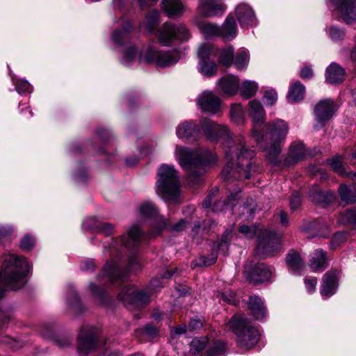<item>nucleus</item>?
Returning a JSON list of instances; mask_svg holds the SVG:
<instances>
[{
	"label": "nucleus",
	"mask_w": 356,
	"mask_h": 356,
	"mask_svg": "<svg viewBox=\"0 0 356 356\" xmlns=\"http://www.w3.org/2000/svg\"><path fill=\"white\" fill-rule=\"evenodd\" d=\"M200 125V131H202L208 140H215L220 138L229 136V130L226 126L217 124L210 119L202 120Z\"/></svg>",
	"instance_id": "obj_15"
},
{
	"label": "nucleus",
	"mask_w": 356,
	"mask_h": 356,
	"mask_svg": "<svg viewBox=\"0 0 356 356\" xmlns=\"http://www.w3.org/2000/svg\"><path fill=\"white\" fill-rule=\"evenodd\" d=\"M217 86L223 94L233 96L239 90V79L236 76L227 75L219 79Z\"/></svg>",
	"instance_id": "obj_24"
},
{
	"label": "nucleus",
	"mask_w": 356,
	"mask_h": 356,
	"mask_svg": "<svg viewBox=\"0 0 356 356\" xmlns=\"http://www.w3.org/2000/svg\"><path fill=\"white\" fill-rule=\"evenodd\" d=\"M156 36L159 44L170 47L174 40L180 42H187L191 35L189 29L185 24L166 22L157 30Z\"/></svg>",
	"instance_id": "obj_8"
},
{
	"label": "nucleus",
	"mask_w": 356,
	"mask_h": 356,
	"mask_svg": "<svg viewBox=\"0 0 356 356\" xmlns=\"http://www.w3.org/2000/svg\"><path fill=\"white\" fill-rule=\"evenodd\" d=\"M97 336L94 331L89 329H82L78 337V353L80 356H86L96 347Z\"/></svg>",
	"instance_id": "obj_16"
},
{
	"label": "nucleus",
	"mask_w": 356,
	"mask_h": 356,
	"mask_svg": "<svg viewBox=\"0 0 356 356\" xmlns=\"http://www.w3.org/2000/svg\"><path fill=\"white\" fill-rule=\"evenodd\" d=\"M83 226L86 229L102 232L106 236L111 234L113 229L112 225L107 222H100L95 217L86 218L83 222Z\"/></svg>",
	"instance_id": "obj_26"
},
{
	"label": "nucleus",
	"mask_w": 356,
	"mask_h": 356,
	"mask_svg": "<svg viewBox=\"0 0 356 356\" xmlns=\"http://www.w3.org/2000/svg\"><path fill=\"white\" fill-rule=\"evenodd\" d=\"M307 153L305 145L301 142H295L292 143L289 148V159L293 162H296L305 159Z\"/></svg>",
	"instance_id": "obj_34"
},
{
	"label": "nucleus",
	"mask_w": 356,
	"mask_h": 356,
	"mask_svg": "<svg viewBox=\"0 0 356 356\" xmlns=\"http://www.w3.org/2000/svg\"><path fill=\"white\" fill-rule=\"evenodd\" d=\"M250 56L248 51L245 49H241L235 57L234 65L237 70H243L247 68Z\"/></svg>",
	"instance_id": "obj_44"
},
{
	"label": "nucleus",
	"mask_w": 356,
	"mask_h": 356,
	"mask_svg": "<svg viewBox=\"0 0 356 356\" xmlns=\"http://www.w3.org/2000/svg\"><path fill=\"white\" fill-rule=\"evenodd\" d=\"M281 248V241L277 235L273 232H267L259 237L257 247L258 252L266 257L273 256Z\"/></svg>",
	"instance_id": "obj_11"
},
{
	"label": "nucleus",
	"mask_w": 356,
	"mask_h": 356,
	"mask_svg": "<svg viewBox=\"0 0 356 356\" xmlns=\"http://www.w3.org/2000/svg\"><path fill=\"white\" fill-rule=\"evenodd\" d=\"M249 308L256 319H261L266 314V307L261 298L252 296L250 298Z\"/></svg>",
	"instance_id": "obj_33"
},
{
	"label": "nucleus",
	"mask_w": 356,
	"mask_h": 356,
	"mask_svg": "<svg viewBox=\"0 0 356 356\" xmlns=\"http://www.w3.org/2000/svg\"><path fill=\"white\" fill-rule=\"evenodd\" d=\"M13 84L15 86V90L19 94L31 93L33 90L31 85L24 79L16 80L13 76H11Z\"/></svg>",
	"instance_id": "obj_47"
},
{
	"label": "nucleus",
	"mask_w": 356,
	"mask_h": 356,
	"mask_svg": "<svg viewBox=\"0 0 356 356\" xmlns=\"http://www.w3.org/2000/svg\"><path fill=\"white\" fill-rule=\"evenodd\" d=\"M175 154L179 164L187 171L188 178L192 182L199 181L205 172L207 164L215 163L217 161L215 156L211 161L208 160L210 155L208 151H193L185 147L177 146Z\"/></svg>",
	"instance_id": "obj_5"
},
{
	"label": "nucleus",
	"mask_w": 356,
	"mask_h": 356,
	"mask_svg": "<svg viewBox=\"0 0 356 356\" xmlns=\"http://www.w3.org/2000/svg\"><path fill=\"white\" fill-rule=\"evenodd\" d=\"M104 276L108 277V280L113 281L115 279L120 277V268L118 266L113 262L111 264H106L102 272Z\"/></svg>",
	"instance_id": "obj_46"
},
{
	"label": "nucleus",
	"mask_w": 356,
	"mask_h": 356,
	"mask_svg": "<svg viewBox=\"0 0 356 356\" xmlns=\"http://www.w3.org/2000/svg\"><path fill=\"white\" fill-rule=\"evenodd\" d=\"M226 165L221 177L225 181L250 179L257 166L250 160L255 152L246 147L245 138L240 135L234 140H229L224 147Z\"/></svg>",
	"instance_id": "obj_1"
},
{
	"label": "nucleus",
	"mask_w": 356,
	"mask_h": 356,
	"mask_svg": "<svg viewBox=\"0 0 356 356\" xmlns=\"http://www.w3.org/2000/svg\"><path fill=\"white\" fill-rule=\"evenodd\" d=\"M277 99V95L275 90H266L264 95L265 104L268 106H272Z\"/></svg>",
	"instance_id": "obj_57"
},
{
	"label": "nucleus",
	"mask_w": 356,
	"mask_h": 356,
	"mask_svg": "<svg viewBox=\"0 0 356 356\" xmlns=\"http://www.w3.org/2000/svg\"><path fill=\"white\" fill-rule=\"evenodd\" d=\"M346 234L343 232H338L334 235L332 238L330 246L332 248L335 249L346 240Z\"/></svg>",
	"instance_id": "obj_55"
},
{
	"label": "nucleus",
	"mask_w": 356,
	"mask_h": 356,
	"mask_svg": "<svg viewBox=\"0 0 356 356\" xmlns=\"http://www.w3.org/2000/svg\"><path fill=\"white\" fill-rule=\"evenodd\" d=\"M161 8L166 15L171 18L180 17L186 10L181 0H162Z\"/></svg>",
	"instance_id": "obj_23"
},
{
	"label": "nucleus",
	"mask_w": 356,
	"mask_h": 356,
	"mask_svg": "<svg viewBox=\"0 0 356 356\" xmlns=\"http://www.w3.org/2000/svg\"><path fill=\"white\" fill-rule=\"evenodd\" d=\"M234 14L242 27L256 24L257 20L253 9L247 3H239L234 10Z\"/></svg>",
	"instance_id": "obj_20"
},
{
	"label": "nucleus",
	"mask_w": 356,
	"mask_h": 356,
	"mask_svg": "<svg viewBox=\"0 0 356 356\" xmlns=\"http://www.w3.org/2000/svg\"><path fill=\"white\" fill-rule=\"evenodd\" d=\"M344 70L335 63H331L325 72L326 81L331 84L341 83L343 81Z\"/></svg>",
	"instance_id": "obj_28"
},
{
	"label": "nucleus",
	"mask_w": 356,
	"mask_h": 356,
	"mask_svg": "<svg viewBox=\"0 0 356 356\" xmlns=\"http://www.w3.org/2000/svg\"><path fill=\"white\" fill-rule=\"evenodd\" d=\"M257 204L255 201L252 198H250L247 200L244 205V209L247 211V213L250 216L254 214L256 209Z\"/></svg>",
	"instance_id": "obj_61"
},
{
	"label": "nucleus",
	"mask_w": 356,
	"mask_h": 356,
	"mask_svg": "<svg viewBox=\"0 0 356 356\" xmlns=\"http://www.w3.org/2000/svg\"><path fill=\"white\" fill-rule=\"evenodd\" d=\"M258 83L254 81L245 80L241 85H239L241 95L245 98L248 99L256 95L258 90Z\"/></svg>",
	"instance_id": "obj_38"
},
{
	"label": "nucleus",
	"mask_w": 356,
	"mask_h": 356,
	"mask_svg": "<svg viewBox=\"0 0 356 356\" xmlns=\"http://www.w3.org/2000/svg\"><path fill=\"white\" fill-rule=\"evenodd\" d=\"M339 272L331 269L323 277L321 286V294L325 298H330L336 293L338 286Z\"/></svg>",
	"instance_id": "obj_19"
},
{
	"label": "nucleus",
	"mask_w": 356,
	"mask_h": 356,
	"mask_svg": "<svg viewBox=\"0 0 356 356\" xmlns=\"http://www.w3.org/2000/svg\"><path fill=\"white\" fill-rule=\"evenodd\" d=\"M307 229L314 231L317 236L321 237H326L329 234L328 227L320 220L311 222Z\"/></svg>",
	"instance_id": "obj_43"
},
{
	"label": "nucleus",
	"mask_w": 356,
	"mask_h": 356,
	"mask_svg": "<svg viewBox=\"0 0 356 356\" xmlns=\"http://www.w3.org/2000/svg\"><path fill=\"white\" fill-rule=\"evenodd\" d=\"M330 2L338 9L346 24L356 23V0H330Z\"/></svg>",
	"instance_id": "obj_14"
},
{
	"label": "nucleus",
	"mask_w": 356,
	"mask_h": 356,
	"mask_svg": "<svg viewBox=\"0 0 356 356\" xmlns=\"http://www.w3.org/2000/svg\"><path fill=\"white\" fill-rule=\"evenodd\" d=\"M328 266L326 252L321 249L316 250L311 256L309 266L315 273L324 270Z\"/></svg>",
	"instance_id": "obj_27"
},
{
	"label": "nucleus",
	"mask_w": 356,
	"mask_h": 356,
	"mask_svg": "<svg viewBox=\"0 0 356 356\" xmlns=\"http://www.w3.org/2000/svg\"><path fill=\"white\" fill-rule=\"evenodd\" d=\"M305 88L299 81L295 82L289 88L287 98L289 102L295 103L304 98Z\"/></svg>",
	"instance_id": "obj_35"
},
{
	"label": "nucleus",
	"mask_w": 356,
	"mask_h": 356,
	"mask_svg": "<svg viewBox=\"0 0 356 356\" xmlns=\"http://www.w3.org/2000/svg\"><path fill=\"white\" fill-rule=\"evenodd\" d=\"M286 262L289 268L294 273L300 271L304 267L302 260L296 252H289L286 255Z\"/></svg>",
	"instance_id": "obj_37"
},
{
	"label": "nucleus",
	"mask_w": 356,
	"mask_h": 356,
	"mask_svg": "<svg viewBox=\"0 0 356 356\" xmlns=\"http://www.w3.org/2000/svg\"><path fill=\"white\" fill-rule=\"evenodd\" d=\"M288 132L287 124L280 119L265 123L260 129L262 142L257 144L266 152V157L270 163L280 162L279 155Z\"/></svg>",
	"instance_id": "obj_4"
},
{
	"label": "nucleus",
	"mask_w": 356,
	"mask_h": 356,
	"mask_svg": "<svg viewBox=\"0 0 356 356\" xmlns=\"http://www.w3.org/2000/svg\"><path fill=\"white\" fill-rule=\"evenodd\" d=\"M328 33L330 38L334 42L342 40L345 35V32L343 30L335 26L331 27L329 30Z\"/></svg>",
	"instance_id": "obj_54"
},
{
	"label": "nucleus",
	"mask_w": 356,
	"mask_h": 356,
	"mask_svg": "<svg viewBox=\"0 0 356 356\" xmlns=\"http://www.w3.org/2000/svg\"><path fill=\"white\" fill-rule=\"evenodd\" d=\"M226 327L234 332L237 344L242 349L252 348L259 339V331L243 316H234L227 323Z\"/></svg>",
	"instance_id": "obj_7"
},
{
	"label": "nucleus",
	"mask_w": 356,
	"mask_h": 356,
	"mask_svg": "<svg viewBox=\"0 0 356 356\" xmlns=\"http://www.w3.org/2000/svg\"><path fill=\"white\" fill-rule=\"evenodd\" d=\"M221 299L226 302L235 305L238 302V300L236 299L234 293L232 291L222 293L221 294Z\"/></svg>",
	"instance_id": "obj_59"
},
{
	"label": "nucleus",
	"mask_w": 356,
	"mask_h": 356,
	"mask_svg": "<svg viewBox=\"0 0 356 356\" xmlns=\"http://www.w3.org/2000/svg\"><path fill=\"white\" fill-rule=\"evenodd\" d=\"M234 59V48L229 46L223 49L220 54L219 62L222 65L228 67L232 65Z\"/></svg>",
	"instance_id": "obj_45"
},
{
	"label": "nucleus",
	"mask_w": 356,
	"mask_h": 356,
	"mask_svg": "<svg viewBox=\"0 0 356 356\" xmlns=\"http://www.w3.org/2000/svg\"><path fill=\"white\" fill-rule=\"evenodd\" d=\"M217 259V254L212 252L209 257L201 256L196 260L195 266H208L216 262Z\"/></svg>",
	"instance_id": "obj_53"
},
{
	"label": "nucleus",
	"mask_w": 356,
	"mask_h": 356,
	"mask_svg": "<svg viewBox=\"0 0 356 356\" xmlns=\"http://www.w3.org/2000/svg\"><path fill=\"white\" fill-rule=\"evenodd\" d=\"M201 135L199 126L193 121H185L180 123L177 127V136L181 139L196 140Z\"/></svg>",
	"instance_id": "obj_22"
},
{
	"label": "nucleus",
	"mask_w": 356,
	"mask_h": 356,
	"mask_svg": "<svg viewBox=\"0 0 356 356\" xmlns=\"http://www.w3.org/2000/svg\"><path fill=\"white\" fill-rule=\"evenodd\" d=\"M327 164L331 168L341 176H346V173L342 165V157L336 156L327 161Z\"/></svg>",
	"instance_id": "obj_48"
},
{
	"label": "nucleus",
	"mask_w": 356,
	"mask_h": 356,
	"mask_svg": "<svg viewBox=\"0 0 356 356\" xmlns=\"http://www.w3.org/2000/svg\"><path fill=\"white\" fill-rule=\"evenodd\" d=\"M249 115L252 122L251 136L256 143H261L262 137L260 134V129L266 123V113L261 103L256 99L249 102Z\"/></svg>",
	"instance_id": "obj_9"
},
{
	"label": "nucleus",
	"mask_w": 356,
	"mask_h": 356,
	"mask_svg": "<svg viewBox=\"0 0 356 356\" xmlns=\"http://www.w3.org/2000/svg\"><path fill=\"white\" fill-rule=\"evenodd\" d=\"M309 197L314 203L325 206L333 202L336 195L331 191H323L319 187L314 186L310 189Z\"/></svg>",
	"instance_id": "obj_25"
},
{
	"label": "nucleus",
	"mask_w": 356,
	"mask_h": 356,
	"mask_svg": "<svg viewBox=\"0 0 356 356\" xmlns=\"http://www.w3.org/2000/svg\"><path fill=\"white\" fill-rule=\"evenodd\" d=\"M139 210L143 217L156 219V225L155 227L156 230L153 236L159 234L163 229L168 227L170 225L168 220H165L163 218L158 216V209L152 202L147 201L143 202L139 207Z\"/></svg>",
	"instance_id": "obj_17"
},
{
	"label": "nucleus",
	"mask_w": 356,
	"mask_h": 356,
	"mask_svg": "<svg viewBox=\"0 0 356 356\" xmlns=\"http://www.w3.org/2000/svg\"><path fill=\"white\" fill-rule=\"evenodd\" d=\"M138 52L135 45L126 47L120 60L121 63L126 67H131L138 60L140 63H154L159 67H166L176 64L180 58L179 53L176 49L159 51L147 46L140 50L138 56Z\"/></svg>",
	"instance_id": "obj_2"
},
{
	"label": "nucleus",
	"mask_w": 356,
	"mask_h": 356,
	"mask_svg": "<svg viewBox=\"0 0 356 356\" xmlns=\"http://www.w3.org/2000/svg\"><path fill=\"white\" fill-rule=\"evenodd\" d=\"M118 296L126 305H135L139 306L147 304L149 301V295L147 291L140 290L133 285L124 286Z\"/></svg>",
	"instance_id": "obj_10"
},
{
	"label": "nucleus",
	"mask_w": 356,
	"mask_h": 356,
	"mask_svg": "<svg viewBox=\"0 0 356 356\" xmlns=\"http://www.w3.org/2000/svg\"><path fill=\"white\" fill-rule=\"evenodd\" d=\"M197 104L202 111L216 114L220 109L221 101L212 91L207 90L198 96Z\"/></svg>",
	"instance_id": "obj_18"
},
{
	"label": "nucleus",
	"mask_w": 356,
	"mask_h": 356,
	"mask_svg": "<svg viewBox=\"0 0 356 356\" xmlns=\"http://www.w3.org/2000/svg\"><path fill=\"white\" fill-rule=\"evenodd\" d=\"M156 193L165 201H175L179 195V175L173 165L163 164L157 171Z\"/></svg>",
	"instance_id": "obj_6"
},
{
	"label": "nucleus",
	"mask_w": 356,
	"mask_h": 356,
	"mask_svg": "<svg viewBox=\"0 0 356 356\" xmlns=\"http://www.w3.org/2000/svg\"><path fill=\"white\" fill-rule=\"evenodd\" d=\"M144 334L149 339H152L156 336L157 330L152 326H147L144 329Z\"/></svg>",
	"instance_id": "obj_64"
},
{
	"label": "nucleus",
	"mask_w": 356,
	"mask_h": 356,
	"mask_svg": "<svg viewBox=\"0 0 356 356\" xmlns=\"http://www.w3.org/2000/svg\"><path fill=\"white\" fill-rule=\"evenodd\" d=\"M232 120L238 125H243L245 122V112L240 104H234L230 109Z\"/></svg>",
	"instance_id": "obj_40"
},
{
	"label": "nucleus",
	"mask_w": 356,
	"mask_h": 356,
	"mask_svg": "<svg viewBox=\"0 0 356 356\" xmlns=\"http://www.w3.org/2000/svg\"><path fill=\"white\" fill-rule=\"evenodd\" d=\"M244 273L246 278L252 283H261L269 280L272 272L264 264H259L254 266L251 270L245 267Z\"/></svg>",
	"instance_id": "obj_21"
},
{
	"label": "nucleus",
	"mask_w": 356,
	"mask_h": 356,
	"mask_svg": "<svg viewBox=\"0 0 356 356\" xmlns=\"http://www.w3.org/2000/svg\"><path fill=\"white\" fill-rule=\"evenodd\" d=\"M301 203V196L300 194L296 191L293 193L291 199H290V207L292 210L297 209Z\"/></svg>",
	"instance_id": "obj_58"
},
{
	"label": "nucleus",
	"mask_w": 356,
	"mask_h": 356,
	"mask_svg": "<svg viewBox=\"0 0 356 356\" xmlns=\"http://www.w3.org/2000/svg\"><path fill=\"white\" fill-rule=\"evenodd\" d=\"M214 54L212 46L209 43L202 44L197 51L199 61L210 60V56Z\"/></svg>",
	"instance_id": "obj_49"
},
{
	"label": "nucleus",
	"mask_w": 356,
	"mask_h": 356,
	"mask_svg": "<svg viewBox=\"0 0 356 356\" xmlns=\"http://www.w3.org/2000/svg\"><path fill=\"white\" fill-rule=\"evenodd\" d=\"M305 284L308 293H313L316 290L317 284V279L316 277L312 279H305Z\"/></svg>",
	"instance_id": "obj_62"
},
{
	"label": "nucleus",
	"mask_w": 356,
	"mask_h": 356,
	"mask_svg": "<svg viewBox=\"0 0 356 356\" xmlns=\"http://www.w3.org/2000/svg\"><path fill=\"white\" fill-rule=\"evenodd\" d=\"M197 26L201 33L207 38L216 35L220 36V27L215 24L211 22H200L197 24Z\"/></svg>",
	"instance_id": "obj_39"
},
{
	"label": "nucleus",
	"mask_w": 356,
	"mask_h": 356,
	"mask_svg": "<svg viewBox=\"0 0 356 356\" xmlns=\"http://www.w3.org/2000/svg\"><path fill=\"white\" fill-rule=\"evenodd\" d=\"M141 238L140 229L138 227L134 225L127 232V235H124L120 239V242L125 248H133L136 246Z\"/></svg>",
	"instance_id": "obj_30"
},
{
	"label": "nucleus",
	"mask_w": 356,
	"mask_h": 356,
	"mask_svg": "<svg viewBox=\"0 0 356 356\" xmlns=\"http://www.w3.org/2000/svg\"><path fill=\"white\" fill-rule=\"evenodd\" d=\"M337 109V107L332 99L321 100L314 108L315 118L318 124L315 127L316 129L321 127L325 122L332 118Z\"/></svg>",
	"instance_id": "obj_12"
},
{
	"label": "nucleus",
	"mask_w": 356,
	"mask_h": 356,
	"mask_svg": "<svg viewBox=\"0 0 356 356\" xmlns=\"http://www.w3.org/2000/svg\"><path fill=\"white\" fill-rule=\"evenodd\" d=\"M218 190L217 188L212 189L209 195L207 196V197L204 199V200L202 202V205L204 208H209L212 202V198L214 197L216 194L218 193Z\"/></svg>",
	"instance_id": "obj_63"
},
{
	"label": "nucleus",
	"mask_w": 356,
	"mask_h": 356,
	"mask_svg": "<svg viewBox=\"0 0 356 356\" xmlns=\"http://www.w3.org/2000/svg\"><path fill=\"white\" fill-rule=\"evenodd\" d=\"M197 68L201 74L208 77L213 76L217 72L216 64L211 60L199 61Z\"/></svg>",
	"instance_id": "obj_41"
},
{
	"label": "nucleus",
	"mask_w": 356,
	"mask_h": 356,
	"mask_svg": "<svg viewBox=\"0 0 356 356\" xmlns=\"http://www.w3.org/2000/svg\"><path fill=\"white\" fill-rule=\"evenodd\" d=\"M133 26L130 22L126 21L122 24L121 29L116 30L113 33V41L118 45L125 44L130 38Z\"/></svg>",
	"instance_id": "obj_29"
},
{
	"label": "nucleus",
	"mask_w": 356,
	"mask_h": 356,
	"mask_svg": "<svg viewBox=\"0 0 356 356\" xmlns=\"http://www.w3.org/2000/svg\"><path fill=\"white\" fill-rule=\"evenodd\" d=\"M337 221L340 224L349 225L356 229V208L340 213Z\"/></svg>",
	"instance_id": "obj_42"
},
{
	"label": "nucleus",
	"mask_w": 356,
	"mask_h": 356,
	"mask_svg": "<svg viewBox=\"0 0 356 356\" xmlns=\"http://www.w3.org/2000/svg\"><path fill=\"white\" fill-rule=\"evenodd\" d=\"M220 36L225 39H233L237 33V25L234 17L229 14L220 27Z\"/></svg>",
	"instance_id": "obj_32"
},
{
	"label": "nucleus",
	"mask_w": 356,
	"mask_h": 356,
	"mask_svg": "<svg viewBox=\"0 0 356 356\" xmlns=\"http://www.w3.org/2000/svg\"><path fill=\"white\" fill-rule=\"evenodd\" d=\"M34 245L35 239L29 234L25 235L20 242V248L23 250H30Z\"/></svg>",
	"instance_id": "obj_56"
},
{
	"label": "nucleus",
	"mask_w": 356,
	"mask_h": 356,
	"mask_svg": "<svg viewBox=\"0 0 356 356\" xmlns=\"http://www.w3.org/2000/svg\"><path fill=\"white\" fill-rule=\"evenodd\" d=\"M225 345L222 341L214 342L209 346L207 356H221L225 351Z\"/></svg>",
	"instance_id": "obj_51"
},
{
	"label": "nucleus",
	"mask_w": 356,
	"mask_h": 356,
	"mask_svg": "<svg viewBox=\"0 0 356 356\" xmlns=\"http://www.w3.org/2000/svg\"><path fill=\"white\" fill-rule=\"evenodd\" d=\"M339 193L342 202L346 204H353L356 202V188L354 187H349L346 185H340Z\"/></svg>",
	"instance_id": "obj_36"
},
{
	"label": "nucleus",
	"mask_w": 356,
	"mask_h": 356,
	"mask_svg": "<svg viewBox=\"0 0 356 356\" xmlns=\"http://www.w3.org/2000/svg\"><path fill=\"white\" fill-rule=\"evenodd\" d=\"M227 6L219 0H199L197 13L204 17L222 15Z\"/></svg>",
	"instance_id": "obj_13"
},
{
	"label": "nucleus",
	"mask_w": 356,
	"mask_h": 356,
	"mask_svg": "<svg viewBox=\"0 0 356 356\" xmlns=\"http://www.w3.org/2000/svg\"><path fill=\"white\" fill-rule=\"evenodd\" d=\"M208 343L207 337L195 338L191 342L190 352L193 354L199 353L202 350Z\"/></svg>",
	"instance_id": "obj_50"
},
{
	"label": "nucleus",
	"mask_w": 356,
	"mask_h": 356,
	"mask_svg": "<svg viewBox=\"0 0 356 356\" xmlns=\"http://www.w3.org/2000/svg\"><path fill=\"white\" fill-rule=\"evenodd\" d=\"M30 268L26 259L15 253L6 252L1 257L0 273V298L4 293L2 283L16 290L24 286V279Z\"/></svg>",
	"instance_id": "obj_3"
},
{
	"label": "nucleus",
	"mask_w": 356,
	"mask_h": 356,
	"mask_svg": "<svg viewBox=\"0 0 356 356\" xmlns=\"http://www.w3.org/2000/svg\"><path fill=\"white\" fill-rule=\"evenodd\" d=\"M160 15L159 11L156 10L149 12L140 24V29H145L149 33H154L160 22Z\"/></svg>",
	"instance_id": "obj_31"
},
{
	"label": "nucleus",
	"mask_w": 356,
	"mask_h": 356,
	"mask_svg": "<svg viewBox=\"0 0 356 356\" xmlns=\"http://www.w3.org/2000/svg\"><path fill=\"white\" fill-rule=\"evenodd\" d=\"M238 231L240 233L244 234L245 236L252 238L255 234V227H249L247 225H242L239 227Z\"/></svg>",
	"instance_id": "obj_60"
},
{
	"label": "nucleus",
	"mask_w": 356,
	"mask_h": 356,
	"mask_svg": "<svg viewBox=\"0 0 356 356\" xmlns=\"http://www.w3.org/2000/svg\"><path fill=\"white\" fill-rule=\"evenodd\" d=\"M232 229H227L225 231L221 241L218 244H215L214 247H217L219 251L222 252L223 254H226L228 251V243L230 240V236L232 234Z\"/></svg>",
	"instance_id": "obj_52"
}]
</instances>
